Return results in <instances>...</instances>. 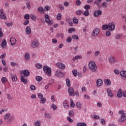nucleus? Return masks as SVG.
<instances>
[{
    "mask_svg": "<svg viewBox=\"0 0 126 126\" xmlns=\"http://www.w3.org/2000/svg\"><path fill=\"white\" fill-rule=\"evenodd\" d=\"M31 46L32 48H37L39 46V42L37 40H34L32 42Z\"/></svg>",
    "mask_w": 126,
    "mask_h": 126,
    "instance_id": "obj_10",
    "label": "nucleus"
},
{
    "mask_svg": "<svg viewBox=\"0 0 126 126\" xmlns=\"http://www.w3.org/2000/svg\"><path fill=\"white\" fill-rule=\"evenodd\" d=\"M106 36H111V32L110 31H106Z\"/></svg>",
    "mask_w": 126,
    "mask_h": 126,
    "instance_id": "obj_61",
    "label": "nucleus"
},
{
    "mask_svg": "<svg viewBox=\"0 0 126 126\" xmlns=\"http://www.w3.org/2000/svg\"><path fill=\"white\" fill-rule=\"evenodd\" d=\"M68 33H72V32H74L75 31V29L73 28H71L68 30Z\"/></svg>",
    "mask_w": 126,
    "mask_h": 126,
    "instance_id": "obj_33",
    "label": "nucleus"
},
{
    "mask_svg": "<svg viewBox=\"0 0 126 126\" xmlns=\"http://www.w3.org/2000/svg\"><path fill=\"white\" fill-rule=\"evenodd\" d=\"M77 126H87V125L84 123H79L77 124Z\"/></svg>",
    "mask_w": 126,
    "mask_h": 126,
    "instance_id": "obj_34",
    "label": "nucleus"
},
{
    "mask_svg": "<svg viewBox=\"0 0 126 126\" xmlns=\"http://www.w3.org/2000/svg\"><path fill=\"white\" fill-rule=\"evenodd\" d=\"M35 79H36V81L39 82V81H41V80H42L43 78H42V77H41L40 76H37L36 77Z\"/></svg>",
    "mask_w": 126,
    "mask_h": 126,
    "instance_id": "obj_31",
    "label": "nucleus"
},
{
    "mask_svg": "<svg viewBox=\"0 0 126 126\" xmlns=\"http://www.w3.org/2000/svg\"><path fill=\"white\" fill-rule=\"evenodd\" d=\"M0 46L1 47V48H4V47H5V46H6V40H5V39H3Z\"/></svg>",
    "mask_w": 126,
    "mask_h": 126,
    "instance_id": "obj_23",
    "label": "nucleus"
},
{
    "mask_svg": "<svg viewBox=\"0 0 126 126\" xmlns=\"http://www.w3.org/2000/svg\"><path fill=\"white\" fill-rule=\"evenodd\" d=\"M40 103H41V104H45V103H46V97H43L42 98H41Z\"/></svg>",
    "mask_w": 126,
    "mask_h": 126,
    "instance_id": "obj_35",
    "label": "nucleus"
},
{
    "mask_svg": "<svg viewBox=\"0 0 126 126\" xmlns=\"http://www.w3.org/2000/svg\"><path fill=\"white\" fill-rule=\"evenodd\" d=\"M59 8L61 9V10H63L64 9V7H63V5L60 4L59 5Z\"/></svg>",
    "mask_w": 126,
    "mask_h": 126,
    "instance_id": "obj_59",
    "label": "nucleus"
},
{
    "mask_svg": "<svg viewBox=\"0 0 126 126\" xmlns=\"http://www.w3.org/2000/svg\"><path fill=\"white\" fill-rule=\"evenodd\" d=\"M38 11H39V12H43V13H44V8H43V7H40L38 8L37 9Z\"/></svg>",
    "mask_w": 126,
    "mask_h": 126,
    "instance_id": "obj_44",
    "label": "nucleus"
},
{
    "mask_svg": "<svg viewBox=\"0 0 126 126\" xmlns=\"http://www.w3.org/2000/svg\"><path fill=\"white\" fill-rule=\"evenodd\" d=\"M21 74H23L25 77H28L30 75V72L28 70H24L21 71Z\"/></svg>",
    "mask_w": 126,
    "mask_h": 126,
    "instance_id": "obj_3",
    "label": "nucleus"
},
{
    "mask_svg": "<svg viewBox=\"0 0 126 126\" xmlns=\"http://www.w3.org/2000/svg\"><path fill=\"white\" fill-rule=\"evenodd\" d=\"M45 11H48L50 10V7L49 6H45L44 8Z\"/></svg>",
    "mask_w": 126,
    "mask_h": 126,
    "instance_id": "obj_58",
    "label": "nucleus"
},
{
    "mask_svg": "<svg viewBox=\"0 0 126 126\" xmlns=\"http://www.w3.org/2000/svg\"><path fill=\"white\" fill-rule=\"evenodd\" d=\"M45 17L46 18L45 19V22L46 23H49L50 25L52 24V23H51V20L50 19V17L48 15H45Z\"/></svg>",
    "mask_w": 126,
    "mask_h": 126,
    "instance_id": "obj_19",
    "label": "nucleus"
},
{
    "mask_svg": "<svg viewBox=\"0 0 126 126\" xmlns=\"http://www.w3.org/2000/svg\"><path fill=\"white\" fill-rule=\"evenodd\" d=\"M61 18H62V14H61V13H58V14H57V19L58 20H61Z\"/></svg>",
    "mask_w": 126,
    "mask_h": 126,
    "instance_id": "obj_46",
    "label": "nucleus"
},
{
    "mask_svg": "<svg viewBox=\"0 0 126 126\" xmlns=\"http://www.w3.org/2000/svg\"><path fill=\"white\" fill-rule=\"evenodd\" d=\"M83 15H85V16H88L89 15V10H86L84 12Z\"/></svg>",
    "mask_w": 126,
    "mask_h": 126,
    "instance_id": "obj_36",
    "label": "nucleus"
},
{
    "mask_svg": "<svg viewBox=\"0 0 126 126\" xmlns=\"http://www.w3.org/2000/svg\"><path fill=\"white\" fill-rule=\"evenodd\" d=\"M55 75L58 77H63V73L61 70H58L56 72Z\"/></svg>",
    "mask_w": 126,
    "mask_h": 126,
    "instance_id": "obj_7",
    "label": "nucleus"
},
{
    "mask_svg": "<svg viewBox=\"0 0 126 126\" xmlns=\"http://www.w3.org/2000/svg\"><path fill=\"white\" fill-rule=\"evenodd\" d=\"M26 33L27 35H30L31 34V27L30 26L27 27L26 28Z\"/></svg>",
    "mask_w": 126,
    "mask_h": 126,
    "instance_id": "obj_16",
    "label": "nucleus"
},
{
    "mask_svg": "<svg viewBox=\"0 0 126 126\" xmlns=\"http://www.w3.org/2000/svg\"><path fill=\"white\" fill-rule=\"evenodd\" d=\"M41 125V122L39 121H37V122L34 123L35 126H40Z\"/></svg>",
    "mask_w": 126,
    "mask_h": 126,
    "instance_id": "obj_52",
    "label": "nucleus"
},
{
    "mask_svg": "<svg viewBox=\"0 0 126 126\" xmlns=\"http://www.w3.org/2000/svg\"><path fill=\"white\" fill-rule=\"evenodd\" d=\"M126 120V114H121V117L120 119V122H125Z\"/></svg>",
    "mask_w": 126,
    "mask_h": 126,
    "instance_id": "obj_17",
    "label": "nucleus"
},
{
    "mask_svg": "<svg viewBox=\"0 0 126 126\" xmlns=\"http://www.w3.org/2000/svg\"><path fill=\"white\" fill-rule=\"evenodd\" d=\"M104 83L107 86H110L111 85V80H110V79H106L104 80Z\"/></svg>",
    "mask_w": 126,
    "mask_h": 126,
    "instance_id": "obj_22",
    "label": "nucleus"
},
{
    "mask_svg": "<svg viewBox=\"0 0 126 126\" xmlns=\"http://www.w3.org/2000/svg\"><path fill=\"white\" fill-rule=\"evenodd\" d=\"M63 106L64 107V108H66V109H67L69 107L68 104H67V100H65L63 101Z\"/></svg>",
    "mask_w": 126,
    "mask_h": 126,
    "instance_id": "obj_24",
    "label": "nucleus"
},
{
    "mask_svg": "<svg viewBox=\"0 0 126 126\" xmlns=\"http://www.w3.org/2000/svg\"><path fill=\"white\" fill-rule=\"evenodd\" d=\"M57 36H58V37H62V39H63V36H64V35H63V33H58V34H57Z\"/></svg>",
    "mask_w": 126,
    "mask_h": 126,
    "instance_id": "obj_54",
    "label": "nucleus"
},
{
    "mask_svg": "<svg viewBox=\"0 0 126 126\" xmlns=\"http://www.w3.org/2000/svg\"><path fill=\"white\" fill-rule=\"evenodd\" d=\"M89 68L91 70L92 72H96L98 70L96 63L93 61H91L89 63Z\"/></svg>",
    "mask_w": 126,
    "mask_h": 126,
    "instance_id": "obj_1",
    "label": "nucleus"
},
{
    "mask_svg": "<svg viewBox=\"0 0 126 126\" xmlns=\"http://www.w3.org/2000/svg\"><path fill=\"white\" fill-rule=\"evenodd\" d=\"M122 37V34H118L115 36V39L116 40H120V38Z\"/></svg>",
    "mask_w": 126,
    "mask_h": 126,
    "instance_id": "obj_40",
    "label": "nucleus"
},
{
    "mask_svg": "<svg viewBox=\"0 0 126 126\" xmlns=\"http://www.w3.org/2000/svg\"><path fill=\"white\" fill-rule=\"evenodd\" d=\"M115 30V23L111 22L108 24V30L110 31H113Z\"/></svg>",
    "mask_w": 126,
    "mask_h": 126,
    "instance_id": "obj_5",
    "label": "nucleus"
},
{
    "mask_svg": "<svg viewBox=\"0 0 126 126\" xmlns=\"http://www.w3.org/2000/svg\"><path fill=\"white\" fill-rule=\"evenodd\" d=\"M30 18V15L29 14H26L24 17V19L26 20H28Z\"/></svg>",
    "mask_w": 126,
    "mask_h": 126,
    "instance_id": "obj_53",
    "label": "nucleus"
},
{
    "mask_svg": "<svg viewBox=\"0 0 126 126\" xmlns=\"http://www.w3.org/2000/svg\"><path fill=\"white\" fill-rule=\"evenodd\" d=\"M52 109H53V110H57V105H56L54 104H53L51 106Z\"/></svg>",
    "mask_w": 126,
    "mask_h": 126,
    "instance_id": "obj_62",
    "label": "nucleus"
},
{
    "mask_svg": "<svg viewBox=\"0 0 126 126\" xmlns=\"http://www.w3.org/2000/svg\"><path fill=\"white\" fill-rule=\"evenodd\" d=\"M76 3L77 5H80V4H81V1H80V0H77L76 1Z\"/></svg>",
    "mask_w": 126,
    "mask_h": 126,
    "instance_id": "obj_64",
    "label": "nucleus"
},
{
    "mask_svg": "<svg viewBox=\"0 0 126 126\" xmlns=\"http://www.w3.org/2000/svg\"><path fill=\"white\" fill-rule=\"evenodd\" d=\"M23 24H24V25H25V26L28 25L29 24V20H26V21L24 22Z\"/></svg>",
    "mask_w": 126,
    "mask_h": 126,
    "instance_id": "obj_63",
    "label": "nucleus"
},
{
    "mask_svg": "<svg viewBox=\"0 0 126 126\" xmlns=\"http://www.w3.org/2000/svg\"><path fill=\"white\" fill-rule=\"evenodd\" d=\"M76 14L77 15H81V14H82V11H81V10H77L76 11Z\"/></svg>",
    "mask_w": 126,
    "mask_h": 126,
    "instance_id": "obj_37",
    "label": "nucleus"
},
{
    "mask_svg": "<svg viewBox=\"0 0 126 126\" xmlns=\"http://www.w3.org/2000/svg\"><path fill=\"white\" fill-rule=\"evenodd\" d=\"M1 81L2 83H5V82L7 81V79H6V78L5 77H3L1 79Z\"/></svg>",
    "mask_w": 126,
    "mask_h": 126,
    "instance_id": "obj_32",
    "label": "nucleus"
},
{
    "mask_svg": "<svg viewBox=\"0 0 126 126\" xmlns=\"http://www.w3.org/2000/svg\"><path fill=\"white\" fill-rule=\"evenodd\" d=\"M100 55V51H96L94 52V56L95 57H98Z\"/></svg>",
    "mask_w": 126,
    "mask_h": 126,
    "instance_id": "obj_56",
    "label": "nucleus"
},
{
    "mask_svg": "<svg viewBox=\"0 0 126 126\" xmlns=\"http://www.w3.org/2000/svg\"><path fill=\"white\" fill-rule=\"evenodd\" d=\"M10 42L12 46H14L16 44V39L14 37H11L10 39Z\"/></svg>",
    "mask_w": 126,
    "mask_h": 126,
    "instance_id": "obj_15",
    "label": "nucleus"
},
{
    "mask_svg": "<svg viewBox=\"0 0 126 126\" xmlns=\"http://www.w3.org/2000/svg\"><path fill=\"white\" fill-rule=\"evenodd\" d=\"M107 29H108V25H103L102 26V30H107Z\"/></svg>",
    "mask_w": 126,
    "mask_h": 126,
    "instance_id": "obj_48",
    "label": "nucleus"
},
{
    "mask_svg": "<svg viewBox=\"0 0 126 126\" xmlns=\"http://www.w3.org/2000/svg\"><path fill=\"white\" fill-rule=\"evenodd\" d=\"M72 74H73L74 76H77V70H73L72 71Z\"/></svg>",
    "mask_w": 126,
    "mask_h": 126,
    "instance_id": "obj_43",
    "label": "nucleus"
},
{
    "mask_svg": "<svg viewBox=\"0 0 126 126\" xmlns=\"http://www.w3.org/2000/svg\"><path fill=\"white\" fill-rule=\"evenodd\" d=\"M0 18L1 19H3L4 20H5L6 19V16H5V14L3 13V10L2 9H1L0 10Z\"/></svg>",
    "mask_w": 126,
    "mask_h": 126,
    "instance_id": "obj_8",
    "label": "nucleus"
},
{
    "mask_svg": "<svg viewBox=\"0 0 126 126\" xmlns=\"http://www.w3.org/2000/svg\"><path fill=\"white\" fill-rule=\"evenodd\" d=\"M107 95L109 97H110V98H113V97H114V94H113V93H112L111 89L107 88Z\"/></svg>",
    "mask_w": 126,
    "mask_h": 126,
    "instance_id": "obj_13",
    "label": "nucleus"
},
{
    "mask_svg": "<svg viewBox=\"0 0 126 126\" xmlns=\"http://www.w3.org/2000/svg\"><path fill=\"white\" fill-rule=\"evenodd\" d=\"M45 118H47V119H51L52 118V116L50 114L45 113Z\"/></svg>",
    "mask_w": 126,
    "mask_h": 126,
    "instance_id": "obj_42",
    "label": "nucleus"
},
{
    "mask_svg": "<svg viewBox=\"0 0 126 126\" xmlns=\"http://www.w3.org/2000/svg\"><path fill=\"white\" fill-rule=\"evenodd\" d=\"M94 15L95 17H98L99 15H102V11L101 10H96L94 12Z\"/></svg>",
    "mask_w": 126,
    "mask_h": 126,
    "instance_id": "obj_11",
    "label": "nucleus"
},
{
    "mask_svg": "<svg viewBox=\"0 0 126 126\" xmlns=\"http://www.w3.org/2000/svg\"><path fill=\"white\" fill-rule=\"evenodd\" d=\"M25 59L27 61H29V60H30V55H29V53L25 54Z\"/></svg>",
    "mask_w": 126,
    "mask_h": 126,
    "instance_id": "obj_26",
    "label": "nucleus"
},
{
    "mask_svg": "<svg viewBox=\"0 0 126 126\" xmlns=\"http://www.w3.org/2000/svg\"><path fill=\"white\" fill-rule=\"evenodd\" d=\"M76 107L77 108H79V109H81L82 105H81V103L80 102H77L76 105Z\"/></svg>",
    "mask_w": 126,
    "mask_h": 126,
    "instance_id": "obj_47",
    "label": "nucleus"
},
{
    "mask_svg": "<svg viewBox=\"0 0 126 126\" xmlns=\"http://www.w3.org/2000/svg\"><path fill=\"white\" fill-rule=\"evenodd\" d=\"M31 18L32 20H36L37 17H36V16H35L33 14H31Z\"/></svg>",
    "mask_w": 126,
    "mask_h": 126,
    "instance_id": "obj_38",
    "label": "nucleus"
},
{
    "mask_svg": "<svg viewBox=\"0 0 126 126\" xmlns=\"http://www.w3.org/2000/svg\"><path fill=\"white\" fill-rule=\"evenodd\" d=\"M43 69L45 74L49 75V76H51V75H52V70L51 69V67L47 65H44Z\"/></svg>",
    "mask_w": 126,
    "mask_h": 126,
    "instance_id": "obj_2",
    "label": "nucleus"
},
{
    "mask_svg": "<svg viewBox=\"0 0 126 126\" xmlns=\"http://www.w3.org/2000/svg\"><path fill=\"white\" fill-rule=\"evenodd\" d=\"M117 97L118 98H122L123 97V91L122 89H120L117 93Z\"/></svg>",
    "mask_w": 126,
    "mask_h": 126,
    "instance_id": "obj_20",
    "label": "nucleus"
},
{
    "mask_svg": "<svg viewBox=\"0 0 126 126\" xmlns=\"http://www.w3.org/2000/svg\"><path fill=\"white\" fill-rule=\"evenodd\" d=\"M14 120V116H11L10 117V118L8 120L7 123L8 124H10L12 121Z\"/></svg>",
    "mask_w": 126,
    "mask_h": 126,
    "instance_id": "obj_29",
    "label": "nucleus"
},
{
    "mask_svg": "<svg viewBox=\"0 0 126 126\" xmlns=\"http://www.w3.org/2000/svg\"><path fill=\"white\" fill-rule=\"evenodd\" d=\"M108 62L110 63H114L115 62H116V60H115V57L111 56L109 57L108 59Z\"/></svg>",
    "mask_w": 126,
    "mask_h": 126,
    "instance_id": "obj_18",
    "label": "nucleus"
},
{
    "mask_svg": "<svg viewBox=\"0 0 126 126\" xmlns=\"http://www.w3.org/2000/svg\"><path fill=\"white\" fill-rule=\"evenodd\" d=\"M9 117H10V113L6 114L4 117V120H8V119H9Z\"/></svg>",
    "mask_w": 126,
    "mask_h": 126,
    "instance_id": "obj_28",
    "label": "nucleus"
},
{
    "mask_svg": "<svg viewBox=\"0 0 126 126\" xmlns=\"http://www.w3.org/2000/svg\"><path fill=\"white\" fill-rule=\"evenodd\" d=\"M103 7H107L108 6V2L105 1L102 3Z\"/></svg>",
    "mask_w": 126,
    "mask_h": 126,
    "instance_id": "obj_57",
    "label": "nucleus"
},
{
    "mask_svg": "<svg viewBox=\"0 0 126 126\" xmlns=\"http://www.w3.org/2000/svg\"><path fill=\"white\" fill-rule=\"evenodd\" d=\"M103 84V81L101 79H98L96 81V86L97 87H100V86H102Z\"/></svg>",
    "mask_w": 126,
    "mask_h": 126,
    "instance_id": "obj_12",
    "label": "nucleus"
},
{
    "mask_svg": "<svg viewBox=\"0 0 126 126\" xmlns=\"http://www.w3.org/2000/svg\"><path fill=\"white\" fill-rule=\"evenodd\" d=\"M84 8L85 9H86V10H88V9H89L90 8V5H88V4H86L84 6Z\"/></svg>",
    "mask_w": 126,
    "mask_h": 126,
    "instance_id": "obj_55",
    "label": "nucleus"
},
{
    "mask_svg": "<svg viewBox=\"0 0 126 126\" xmlns=\"http://www.w3.org/2000/svg\"><path fill=\"white\" fill-rule=\"evenodd\" d=\"M67 120L69 122V123H73V120H72V119L70 118V117H68L67 118Z\"/></svg>",
    "mask_w": 126,
    "mask_h": 126,
    "instance_id": "obj_60",
    "label": "nucleus"
},
{
    "mask_svg": "<svg viewBox=\"0 0 126 126\" xmlns=\"http://www.w3.org/2000/svg\"><path fill=\"white\" fill-rule=\"evenodd\" d=\"M100 32V30L98 28L94 29L92 33H93V36H94V37H96V36H98V34Z\"/></svg>",
    "mask_w": 126,
    "mask_h": 126,
    "instance_id": "obj_4",
    "label": "nucleus"
},
{
    "mask_svg": "<svg viewBox=\"0 0 126 126\" xmlns=\"http://www.w3.org/2000/svg\"><path fill=\"white\" fill-rule=\"evenodd\" d=\"M38 97L39 99H42L44 98V95H43L42 93H38Z\"/></svg>",
    "mask_w": 126,
    "mask_h": 126,
    "instance_id": "obj_49",
    "label": "nucleus"
},
{
    "mask_svg": "<svg viewBox=\"0 0 126 126\" xmlns=\"http://www.w3.org/2000/svg\"><path fill=\"white\" fill-rule=\"evenodd\" d=\"M66 84L68 87H70L71 84H70V80H69V79H66Z\"/></svg>",
    "mask_w": 126,
    "mask_h": 126,
    "instance_id": "obj_27",
    "label": "nucleus"
},
{
    "mask_svg": "<svg viewBox=\"0 0 126 126\" xmlns=\"http://www.w3.org/2000/svg\"><path fill=\"white\" fill-rule=\"evenodd\" d=\"M11 78H12L13 81H16V80H17L16 76L12 74H11Z\"/></svg>",
    "mask_w": 126,
    "mask_h": 126,
    "instance_id": "obj_25",
    "label": "nucleus"
},
{
    "mask_svg": "<svg viewBox=\"0 0 126 126\" xmlns=\"http://www.w3.org/2000/svg\"><path fill=\"white\" fill-rule=\"evenodd\" d=\"M36 67L37 68H42V67H43V65L42 64L38 63L36 64Z\"/></svg>",
    "mask_w": 126,
    "mask_h": 126,
    "instance_id": "obj_45",
    "label": "nucleus"
},
{
    "mask_svg": "<svg viewBox=\"0 0 126 126\" xmlns=\"http://www.w3.org/2000/svg\"><path fill=\"white\" fill-rule=\"evenodd\" d=\"M70 106L72 108H74V107H75V104L73 102V100H72V99H70Z\"/></svg>",
    "mask_w": 126,
    "mask_h": 126,
    "instance_id": "obj_30",
    "label": "nucleus"
},
{
    "mask_svg": "<svg viewBox=\"0 0 126 126\" xmlns=\"http://www.w3.org/2000/svg\"><path fill=\"white\" fill-rule=\"evenodd\" d=\"M73 21L75 23V24H77V23H78V19H77V18L74 17L73 18Z\"/></svg>",
    "mask_w": 126,
    "mask_h": 126,
    "instance_id": "obj_39",
    "label": "nucleus"
},
{
    "mask_svg": "<svg viewBox=\"0 0 126 126\" xmlns=\"http://www.w3.org/2000/svg\"><path fill=\"white\" fill-rule=\"evenodd\" d=\"M57 66L61 69H64L65 68V65L62 63H58L56 64Z\"/></svg>",
    "mask_w": 126,
    "mask_h": 126,
    "instance_id": "obj_9",
    "label": "nucleus"
},
{
    "mask_svg": "<svg viewBox=\"0 0 126 126\" xmlns=\"http://www.w3.org/2000/svg\"><path fill=\"white\" fill-rule=\"evenodd\" d=\"M73 115H74V112L72 110H70L69 111V117H73Z\"/></svg>",
    "mask_w": 126,
    "mask_h": 126,
    "instance_id": "obj_41",
    "label": "nucleus"
},
{
    "mask_svg": "<svg viewBox=\"0 0 126 126\" xmlns=\"http://www.w3.org/2000/svg\"><path fill=\"white\" fill-rule=\"evenodd\" d=\"M31 90H32L33 91H34V90H36V87L34 85H32L30 87Z\"/></svg>",
    "mask_w": 126,
    "mask_h": 126,
    "instance_id": "obj_50",
    "label": "nucleus"
},
{
    "mask_svg": "<svg viewBox=\"0 0 126 126\" xmlns=\"http://www.w3.org/2000/svg\"><path fill=\"white\" fill-rule=\"evenodd\" d=\"M68 93L69 95V96H74V89L72 87H70L68 89Z\"/></svg>",
    "mask_w": 126,
    "mask_h": 126,
    "instance_id": "obj_6",
    "label": "nucleus"
},
{
    "mask_svg": "<svg viewBox=\"0 0 126 126\" xmlns=\"http://www.w3.org/2000/svg\"><path fill=\"white\" fill-rule=\"evenodd\" d=\"M21 81L24 83V84H27L28 83V80L24 78V76H21Z\"/></svg>",
    "mask_w": 126,
    "mask_h": 126,
    "instance_id": "obj_14",
    "label": "nucleus"
},
{
    "mask_svg": "<svg viewBox=\"0 0 126 126\" xmlns=\"http://www.w3.org/2000/svg\"><path fill=\"white\" fill-rule=\"evenodd\" d=\"M72 41V39L71 38V37H68L66 39V42L67 43H70Z\"/></svg>",
    "mask_w": 126,
    "mask_h": 126,
    "instance_id": "obj_51",
    "label": "nucleus"
},
{
    "mask_svg": "<svg viewBox=\"0 0 126 126\" xmlns=\"http://www.w3.org/2000/svg\"><path fill=\"white\" fill-rule=\"evenodd\" d=\"M121 76L122 77H124V78H126V71L125 70L121 71L120 72Z\"/></svg>",
    "mask_w": 126,
    "mask_h": 126,
    "instance_id": "obj_21",
    "label": "nucleus"
}]
</instances>
